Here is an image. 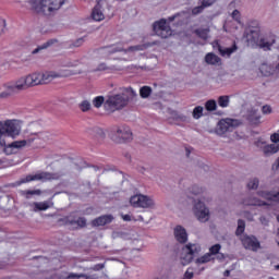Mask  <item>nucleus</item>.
Listing matches in <instances>:
<instances>
[{
    "label": "nucleus",
    "instance_id": "a18cd8bd",
    "mask_svg": "<svg viewBox=\"0 0 279 279\" xmlns=\"http://www.w3.org/2000/svg\"><path fill=\"white\" fill-rule=\"evenodd\" d=\"M205 8H206V7H204V3L202 2L201 5L195 7V8L192 10V13H193V14H202V12H204V9H205Z\"/></svg>",
    "mask_w": 279,
    "mask_h": 279
},
{
    "label": "nucleus",
    "instance_id": "ddd939ff",
    "mask_svg": "<svg viewBox=\"0 0 279 279\" xmlns=\"http://www.w3.org/2000/svg\"><path fill=\"white\" fill-rule=\"evenodd\" d=\"M154 32L160 38H169V36H171V34H173V32L171 31V26L167 25V21H165V20H161L154 24Z\"/></svg>",
    "mask_w": 279,
    "mask_h": 279
},
{
    "label": "nucleus",
    "instance_id": "f3484780",
    "mask_svg": "<svg viewBox=\"0 0 279 279\" xmlns=\"http://www.w3.org/2000/svg\"><path fill=\"white\" fill-rule=\"evenodd\" d=\"M27 88H34L35 86H43L40 72H33L24 75Z\"/></svg>",
    "mask_w": 279,
    "mask_h": 279
},
{
    "label": "nucleus",
    "instance_id": "c756f323",
    "mask_svg": "<svg viewBox=\"0 0 279 279\" xmlns=\"http://www.w3.org/2000/svg\"><path fill=\"white\" fill-rule=\"evenodd\" d=\"M189 193H191V195H204L206 187L194 184L189 187Z\"/></svg>",
    "mask_w": 279,
    "mask_h": 279
},
{
    "label": "nucleus",
    "instance_id": "72a5a7b5",
    "mask_svg": "<svg viewBox=\"0 0 279 279\" xmlns=\"http://www.w3.org/2000/svg\"><path fill=\"white\" fill-rule=\"evenodd\" d=\"M192 117L193 119H202V117H204V107L202 106H197L193 109V112H192Z\"/></svg>",
    "mask_w": 279,
    "mask_h": 279
},
{
    "label": "nucleus",
    "instance_id": "f03ea898",
    "mask_svg": "<svg viewBox=\"0 0 279 279\" xmlns=\"http://www.w3.org/2000/svg\"><path fill=\"white\" fill-rule=\"evenodd\" d=\"M21 134V126L14 120L0 122V147H5V138H16Z\"/></svg>",
    "mask_w": 279,
    "mask_h": 279
},
{
    "label": "nucleus",
    "instance_id": "9d476101",
    "mask_svg": "<svg viewBox=\"0 0 279 279\" xmlns=\"http://www.w3.org/2000/svg\"><path fill=\"white\" fill-rule=\"evenodd\" d=\"M128 97L123 94H117L113 96H109L106 100L105 105L113 110H121L128 106Z\"/></svg>",
    "mask_w": 279,
    "mask_h": 279
},
{
    "label": "nucleus",
    "instance_id": "423d86ee",
    "mask_svg": "<svg viewBox=\"0 0 279 279\" xmlns=\"http://www.w3.org/2000/svg\"><path fill=\"white\" fill-rule=\"evenodd\" d=\"M202 252V246L199 244H193L189 243L182 248L181 254V264L183 266L190 265V263H193V257Z\"/></svg>",
    "mask_w": 279,
    "mask_h": 279
},
{
    "label": "nucleus",
    "instance_id": "8fccbe9b",
    "mask_svg": "<svg viewBox=\"0 0 279 279\" xmlns=\"http://www.w3.org/2000/svg\"><path fill=\"white\" fill-rule=\"evenodd\" d=\"M259 222L262 223V226H269V218H266L265 216H260L259 217Z\"/></svg>",
    "mask_w": 279,
    "mask_h": 279
},
{
    "label": "nucleus",
    "instance_id": "2eb2a0df",
    "mask_svg": "<svg viewBox=\"0 0 279 279\" xmlns=\"http://www.w3.org/2000/svg\"><path fill=\"white\" fill-rule=\"evenodd\" d=\"M242 204L244 206H257L259 208H263V207L269 208V206H271L269 202L263 201L259 196H257V194L243 198Z\"/></svg>",
    "mask_w": 279,
    "mask_h": 279
},
{
    "label": "nucleus",
    "instance_id": "864d4df0",
    "mask_svg": "<svg viewBox=\"0 0 279 279\" xmlns=\"http://www.w3.org/2000/svg\"><path fill=\"white\" fill-rule=\"evenodd\" d=\"M234 269H236V264H233L230 269H227V270L223 272L225 278H229L230 271H234Z\"/></svg>",
    "mask_w": 279,
    "mask_h": 279
},
{
    "label": "nucleus",
    "instance_id": "37998d69",
    "mask_svg": "<svg viewBox=\"0 0 279 279\" xmlns=\"http://www.w3.org/2000/svg\"><path fill=\"white\" fill-rule=\"evenodd\" d=\"M220 251L221 244H215L209 248V254H211V256H217V254H219Z\"/></svg>",
    "mask_w": 279,
    "mask_h": 279
},
{
    "label": "nucleus",
    "instance_id": "69168bd1",
    "mask_svg": "<svg viewBox=\"0 0 279 279\" xmlns=\"http://www.w3.org/2000/svg\"><path fill=\"white\" fill-rule=\"evenodd\" d=\"M99 132H100V135H101L102 137H105V136H106V134L104 133V131H102V130H99Z\"/></svg>",
    "mask_w": 279,
    "mask_h": 279
},
{
    "label": "nucleus",
    "instance_id": "5fc2aeb1",
    "mask_svg": "<svg viewBox=\"0 0 279 279\" xmlns=\"http://www.w3.org/2000/svg\"><path fill=\"white\" fill-rule=\"evenodd\" d=\"M108 69H110V68H108V65L106 63H100V64H98L96 71H108Z\"/></svg>",
    "mask_w": 279,
    "mask_h": 279
},
{
    "label": "nucleus",
    "instance_id": "9b49d317",
    "mask_svg": "<svg viewBox=\"0 0 279 279\" xmlns=\"http://www.w3.org/2000/svg\"><path fill=\"white\" fill-rule=\"evenodd\" d=\"M154 45H156V41L155 43H151V44H143V45H137V46H131L129 47L128 49H123V48H117V47H113V48H104L102 51L104 53H117L119 51H124V53H134V51H145V49H149V47H154Z\"/></svg>",
    "mask_w": 279,
    "mask_h": 279
},
{
    "label": "nucleus",
    "instance_id": "603ef678",
    "mask_svg": "<svg viewBox=\"0 0 279 279\" xmlns=\"http://www.w3.org/2000/svg\"><path fill=\"white\" fill-rule=\"evenodd\" d=\"M232 19H234V21H241V12H239V10H234L232 12Z\"/></svg>",
    "mask_w": 279,
    "mask_h": 279
},
{
    "label": "nucleus",
    "instance_id": "bb28decb",
    "mask_svg": "<svg viewBox=\"0 0 279 279\" xmlns=\"http://www.w3.org/2000/svg\"><path fill=\"white\" fill-rule=\"evenodd\" d=\"M97 275H86V274H69L63 279H97Z\"/></svg>",
    "mask_w": 279,
    "mask_h": 279
},
{
    "label": "nucleus",
    "instance_id": "338daca9",
    "mask_svg": "<svg viewBox=\"0 0 279 279\" xmlns=\"http://www.w3.org/2000/svg\"><path fill=\"white\" fill-rule=\"evenodd\" d=\"M276 269H279V265L275 266Z\"/></svg>",
    "mask_w": 279,
    "mask_h": 279
},
{
    "label": "nucleus",
    "instance_id": "4c0bfd02",
    "mask_svg": "<svg viewBox=\"0 0 279 279\" xmlns=\"http://www.w3.org/2000/svg\"><path fill=\"white\" fill-rule=\"evenodd\" d=\"M259 184H260V181H258L257 178L251 179L247 182V189H248V191H256V189H258Z\"/></svg>",
    "mask_w": 279,
    "mask_h": 279
},
{
    "label": "nucleus",
    "instance_id": "bf43d9fd",
    "mask_svg": "<svg viewBox=\"0 0 279 279\" xmlns=\"http://www.w3.org/2000/svg\"><path fill=\"white\" fill-rule=\"evenodd\" d=\"M184 279H193V272L186 270L184 274Z\"/></svg>",
    "mask_w": 279,
    "mask_h": 279
},
{
    "label": "nucleus",
    "instance_id": "e2e57ef3",
    "mask_svg": "<svg viewBox=\"0 0 279 279\" xmlns=\"http://www.w3.org/2000/svg\"><path fill=\"white\" fill-rule=\"evenodd\" d=\"M137 221H145V219L143 218V216H138Z\"/></svg>",
    "mask_w": 279,
    "mask_h": 279
},
{
    "label": "nucleus",
    "instance_id": "f8f14e48",
    "mask_svg": "<svg viewBox=\"0 0 279 279\" xmlns=\"http://www.w3.org/2000/svg\"><path fill=\"white\" fill-rule=\"evenodd\" d=\"M113 133L116 134V138H113L116 143H130L134 138L129 126H118L113 129Z\"/></svg>",
    "mask_w": 279,
    "mask_h": 279
},
{
    "label": "nucleus",
    "instance_id": "774afa93",
    "mask_svg": "<svg viewBox=\"0 0 279 279\" xmlns=\"http://www.w3.org/2000/svg\"><path fill=\"white\" fill-rule=\"evenodd\" d=\"M277 221H278V223H279V215L277 216Z\"/></svg>",
    "mask_w": 279,
    "mask_h": 279
},
{
    "label": "nucleus",
    "instance_id": "1a4fd4ad",
    "mask_svg": "<svg viewBox=\"0 0 279 279\" xmlns=\"http://www.w3.org/2000/svg\"><path fill=\"white\" fill-rule=\"evenodd\" d=\"M239 125H241L239 120L230 118L222 119L217 124L216 134H218V136H223V134H227V132H232L234 128H239Z\"/></svg>",
    "mask_w": 279,
    "mask_h": 279
},
{
    "label": "nucleus",
    "instance_id": "4be33fe9",
    "mask_svg": "<svg viewBox=\"0 0 279 279\" xmlns=\"http://www.w3.org/2000/svg\"><path fill=\"white\" fill-rule=\"evenodd\" d=\"M114 221V217L112 215H104L92 221L93 228H99L101 226H108V223H112Z\"/></svg>",
    "mask_w": 279,
    "mask_h": 279
},
{
    "label": "nucleus",
    "instance_id": "f704fd0d",
    "mask_svg": "<svg viewBox=\"0 0 279 279\" xmlns=\"http://www.w3.org/2000/svg\"><path fill=\"white\" fill-rule=\"evenodd\" d=\"M213 260V255L210 253H206L202 257L196 259L197 265H204L206 263H210Z\"/></svg>",
    "mask_w": 279,
    "mask_h": 279
},
{
    "label": "nucleus",
    "instance_id": "393cba45",
    "mask_svg": "<svg viewBox=\"0 0 279 279\" xmlns=\"http://www.w3.org/2000/svg\"><path fill=\"white\" fill-rule=\"evenodd\" d=\"M51 206H53V202L51 199L46 202H39V203L35 202L32 204L34 213H39L40 210H49Z\"/></svg>",
    "mask_w": 279,
    "mask_h": 279
},
{
    "label": "nucleus",
    "instance_id": "7c9ffc66",
    "mask_svg": "<svg viewBox=\"0 0 279 279\" xmlns=\"http://www.w3.org/2000/svg\"><path fill=\"white\" fill-rule=\"evenodd\" d=\"M194 34L202 38V40H208V34H210V28H196Z\"/></svg>",
    "mask_w": 279,
    "mask_h": 279
},
{
    "label": "nucleus",
    "instance_id": "de8ad7c7",
    "mask_svg": "<svg viewBox=\"0 0 279 279\" xmlns=\"http://www.w3.org/2000/svg\"><path fill=\"white\" fill-rule=\"evenodd\" d=\"M106 267V264H96L95 266H93L90 269L93 271H101V269H104Z\"/></svg>",
    "mask_w": 279,
    "mask_h": 279
},
{
    "label": "nucleus",
    "instance_id": "4d7b16f0",
    "mask_svg": "<svg viewBox=\"0 0 279 279\" xmlns=\"http://www.w3.org/2000/svg\"><path fill=\"white\" fill-rule=\"evenodd\" d=\"M5 29V20H0V35L3 34Z\"/></svg>",
    "mask_w": 279,
    "mask_h": 279
},
{
    "label": "nucleus",
    "instance_id": "2f4dec72",
    "mask_svg": "<svg viewBox=\"0 0 279 279\" xmlns=\"http://www.w3.org/2000/svg\"><path fill=\"white\" fill-rule=\"evenodd\" d=\"M43 192L40 190H27V191H20V195L22 197H26V199H29L32 195H40Z\"/></svg>",
    "mask_w": 279,
    "mask_h": 279
},
{
    "label": "nucleus",
    "instance_id": "7ed1b4c3",
    "mask_svg": "<svg viewBox=\"0 0 279 279\" xmlns=\"http://www.w3.org/2000/svg\"><path fill=\"white\" fill-rule=\"evenodd\" d=\"M66 175L64 172H39L34 175L28 174L26 178L21 179L14 183V186H21V184H26L27 182H34L40 180L41 182H47V180H60Z\"/></svg>",
    "mask_w": 279,
    "mask_h": 279
},
{
    "label": "nucleus",
    "instance_id": "6e6d98bb",
    "mask_svg": "<svg viewBox=\"0 0 279 279\" xmlns=\"http://www.w3.org/2000/svg\"><path fill=\"white\" fill-rule=\"evenodd\" d=\"M270 141H272V143H279V134L275 133L270 136Z\"/></svg>",
    "mask_w": 279,
    "mask_h": 279
},
{
    "label": "nucleus",
    "instance_id": "052dcab7",
    "mask_svg": "<svg viewBox=\"0 0 279 279\" xmlns=\"http://www.w3.org/2000/svg\"><path fill=\"white\" fill-rule=\"evenodd\" d=\"M258 29H250V34H252L253 36H255V37H258Z\"/></svg>",
    "mask_w": 279,
    "mask_h": 279
},
{
    "label": "nucleus",
    "instance_id": "a19ab883",
    "mask_svg": "<svg viewBox=\"0 0 279 279\" xmlns=\"http://www.w3.org/2000/svg\"><path fill=\"white\" fill-rule=\"evenodd\" d=\"M104 101H105L104 96H97V97L94 98V100H93V106H94L95 108H101V106H104Z\"/></svg>",
    "mask_w": 279,
    "mask_h": 279
},
{
    "label": "nucleus",
    "instance_id": "b1692460",
    "mask_svg": "<svg viewBox=\"0 0 279 279\" xmlns=\"http://www.w3.org/2000/svg\"><path fill=\"white\" fill-rule=\"evenodd\" d=\"M216 47H217V49H218L220 56H223V57L227 56V58H230V56H232V53H234V51H236V50L239 49V48L236 47V44H234V45H233L232 47H230V48H223V47H221V45H219V43L215 41V43H214V48H216Z\"/></svg>",
    "mask_w": 279,
    "mask_h": 279
},
{
    "label": "nucleus",
    "instance_id": "473e14b6",
    "mask_svg": "<svg viewBox=\"0 0 279 279\" xmlns=\"http://www.w3.org/2000/svg\"><path fill=\"white\" fill-rule=\"evenodd\" d=\"M218 106H220V108H228V106H230V96H219Z\"/></svg>",
    "mask_w": 279,
    "mask_h": 279
},
{
    "label": "nucleus",
    "instance_id": "e433bc0d",
    "mask_svg": "<svg viewBox=\"0 0 279 279\" xmlns=\"http://www.w3.org/2000/svg\"><path fill=\"white\" fill-rule=\"evenodd\" d=\"M151 95V87L149 86H143L140 89V96L142 99H147Z\"/></svg>",
    "mask_w": 279,
    "mask_h": 279
},
{
    "label": "nucleus",
    "instance_id": "6ab92c4d",
    "mask_svg": "<svg viewBox=\"0 0 279 279\" xmlns=\"http://www.w3.org/2000/svg\"><path fill=\"white\" fill-rule=\"evenodd\" d=\"M41 76V86L45 84H50L53 80H58V77H63L62 73L56 71H46L40 72Z\"/></svg>",
    "mask_w": 279,
    "mask_h": 279
},
{
    "label": "nucleus",
    "instance_id": "680f3d73",
    "mask_svg": "<svg viewBox=\"0 0 279 279\" xmlns=\"http://www.w3.org/2000/svg\"><path fill=\"white\" fill-rule=\"evenodd\" d=\"M217 258H218V260H223V258H226V256H223V254H221V253H218Z\"/></svg>",
    "mask_w": 279,
    "mask_h": 279
},
{
    "label": "nucleus",
    "instance_id": "0e129e2a",
    "mask_svg": "<svg viewBox=\"0 0 279 279\" xmlns=\"http://www.w3.org/2000/svg\"><path fill=\"white\" fill-rule=\"evenodd\" d=\"M80 43H82V39H78L75 44V47H80Z\"/></svg>",
    "mask_w": 279,
    "mask_h": 279
},
{
    "label": "nucleus",
    "instance_id": "aec40b11",
    "mask_svg": "<svg viewBox=\"0 0 279 279\" xmlns=\"http://www.w3.org/2000/svg\"><path fill=\"white\" fill-rule=\"evenodd\" d=\"M92 19L94 21H104V19H106V16L104 15V2H101V0H98L96 5L93 9L92 12Z\"/></svg>",
    "mask_w": 279,
    "mask_h": 279
},
{
    "label": "nucleus",
    "instance_id": "f257e3e1",
    "mask_svg": "<svg viewBox=\"0 0 279 279\" xmlns=\"http://www.w3.org/2000/svg\"><path fill=\"white\" fill-rule=\"evenodd\" d=\"M32 12L45 14V12H56L62 8L66 0H29Z\"/></svg>",
    "mask_w": 279,
    "mask_h": 279
},
{
    "label": "nucleus",
    "instance_id": "c9c22d12",
    "mask_svg": "<svg viewBox=\"0 0 279 279\" xmlns=\"http://www.w3.org/2000/svg\"><path fill=\"white\" fill-rule=\"evenodd\" d=\"M205 109L207 112H215V110H217V101L214 99L207 100L205 102Z\"/></svg>",
    "mask_w": 279,
    "mask_h": 279
},
{
    "label": "nucleus",
    "instance_id": "412c9836",
    "mask_svg": "<svg viewBox=\"0 0 279 279\" xmlns=\"http://www.w3.org/2000/svg\"><path fill=\"white\" fill-rule=\"evenodd\" d=\"M174 239L178 241V243H186L189 241V233L186 232V229L182 226L174 227Z\"/></svg>",
    "mask_w": 279,
    "mask_h": 279
},
{
    "label": "nucleus",
    "instance_id": "cd10ccee",
    "mask_svg": "<svg viewBox=\"0 0 279 279\" xmlns=\"http://www.w3.org/2000/svg\"><path fill=\"white\" fill-rule=\"evenodd\" d=\"M56 43H58V39H49L48 41H46L41 46H39L36 49H34L32 51L33 56H36V53H40V51H43L45 49H49V47H51V45H56Z\"/></svg>",
    "mask_w": 279,
    "mask_h": 279
},
{
    "label": "nucleus",
    "instance_id": "20e7f679",
    "mask_svg": "<svg viewBox=\"0 0 279 279\" xmlns=\"http://www.w3.org/2000/svg\"><path fill=\"white\" fill-rule=\"evenodd\" d=\"M31 136L33 137H28L22 141H15L9 145H5L3 149L4 154L7 156H12V154H16L17 149H23V147L32 145V143H34V141L40 136V133H31Z\"/></svg>",
    "mask_w": 279,
    "mask_h": 279
},
{
    "label": "nucleus",
    "instance_id": "79ce46f5",
    "mask_svg": "<svg viewBox=\"0 0 279 279\" xmlns=\"http://www.w3.org/2000/svg\"><path fill=\"white\" fill-rule=\"evenodd\" d=\"M78 108L82 110V112H88L90 110V101L88 100H83L80 105Z\"/></svg>",
    "mask_w": 279,
    "mask_h": 279
},
{
    "label": "nucleus",
    "instance_id": "09e8293b",
    "mask_svg": "<svg viewBox=\"0 0 279 279\" xmlns=\"http://www.w3.org/2000/svg\"><path fill=\"white\" fill-rule=\"evenodd\" d=\"M263 114H271V106L265 105L262 108Z\"/></svg>",
    "mask_w": 279,
    "mask_h": 279
},
{
    "label": "nucleus",
    "instance_id": "a211bd4d",
    "mask_svg": "<svg viewBox=\"0 0 279 279\" xmlns=\"http://www.w3.org/2000/svg\"><path fill=\"white\" fill-rule=\"evenodd\" d=\"M7 88L9 93H19L21 90H27L28 87L25 81V76L20 77L13 83H10L9 85H7Z\"/></svg>",
    "mask_w": 279,
    "mask_h": 279
},
{
    "label": "nucleus",
    "instance_id": "5701e85b",
    "mask_svg": "<svg viewBox=\"0 0 279 279\" xmlns=\"http://www.w3.org/2000/svg\"><path fill=\"white\" fill-rule=\"evenodd\" d=\"M245 117L253 125H258V123H260V113H258V109H248Z\"/></svg>",
    "mask_w": 279,
    "mask_h": 279
},
{
    "label": "nucleus",
    "instance_id": "49530a36",
    "mask_svg": "<svg viewBox=\"0 0 279 279\" xmlns=\"http://www.w3.org/2000/svg\"><path fill=\"white\" fill-rule=\"evenodd\" d=\"M202 3L204 8H210V5L217 3V0H203Z\"/></svg>",
    "mask_w": 279,
    "mask_h": 279
},
{
    "label": "nucleus",
    "instance_id": "39448f33",
    "mask_svg": "<svg viewBox=\"0 0 279 279\" xmlns=\"http://www.w3.org/2000/svg\"><path fill=\"white\" fill-rule=\"evenodd\" d=\"M58 223H60V226H70L71 228H74V230H80L86 228L87 220L84 217H80L75 215V213H72L69 216L60 218Z\"/></svg>",
    "mask_w": 279,
    "mask_h": 279
},
{
    "label": "nucleus",
    "instance_id": "a878e982",
    "mask_svg": "<svg viewBox=\"0 0 279 279\" xmlns=\"http://www.w3.org/2000/svg\"><path fill=\"white\" fill-rule=\"evenodd\" d=\"M262 151H263L264 156H272V154H278L279 146L277 144L265 145L262 148Z\"/></svg>",
    "mask_w": 279,
    "mask_h": 279
},
{
    "label": "nucleus",
    "instance_id": "ea45409f",
    "mask_svg": "<svg viewBox=\"0 0 279 279\" xmlns=\"http://www.w3.org/2000/svg\"><path fill=\"white\" fill-rule=\"evenodd\" d=\"M276 43V39H272L271 41H267L265 39H262L259 43V46L262 49H271V46Z\"/></svg>",
    "mask_w": 279,
    "mask_h": 279
},
{
    "label": "nucleus",
    "instance_id": "13d9d810",
    "mask_svg": "<svg viewBox=\"0 0 279 279\" xmlns=\"http://www.w3.org/2000/svg\"><path fill=\"white\" fill-rule=\"evenodd\" d=\"M121 217H122V219H123V221H132V216L131 215H123V214H121Z\"/></svg>",
    "mask_w": 279,
    "mask_h": 279
},
{
    "label": "nucleus",
    "instance_id": "58836bf2",
    "mask_svg": "<svg viewBox=\"0 0 279 279\" xmlns=\"http://www.w3.org/2000/svg\"><path fill=\"white\" fill-rule=\"evenodd\" d=\"M245 232V221L244 220H238V228L235 231L236 236H241Z\"/></svg>",
    "mask_w": 279,
    "mask_h": 279
},
{
    "label": "nucleus",
    "instance_id": "c03bdc74",
    "mask_svg": "<svg viewBox=\"0 0 279 279\" xmlns=\"http://www.w3.org/2000/svg\"><path fill=\"white\" fill-rule=\"evenodd\" d=\"M175 121H181L182 123H187L189 117L184 116L183 113L174 114Z\"/></svg>",
    "mask_w": 279,
    "mask_h": 279
},
{
    "label": "nucleus",
    "instance_id": "c85d7f7f",
    "mask_svg": "<svg viewBox=\"0 0 279 279\" xmlns=\"http://www.w3.org/2000/svg\"><path fill=\"white\" fill-rule=\"evenodd\" d=\"M205 62L207 64H219L221 62V58H219L217 54L209 52L205 57Z\"/></svg>",
    "mask_w": 279,
    "mask_h": 279
},
{
    "label": "nucleus",
    "instance_id": "6e6552de",
    "mask_svg": "<svg viewBox=\"0 0 279 279\" xmlns=\"http://www.w3.org/2000/svg\"><path fill=\"white\" fill-rule=\"evenodd\" d=\"M130 203L134 208H156V201L143 194H136L132 196Z\"/></svg>",
    "mask_w": 279,
    "mask_h": 279
},
{
    "label": "nucleus",
    "instance_id": "3c124183",
    "mask_svg": "<svg viewBox=\"0 0 279 279\" xmlns=\"http://www.w3.org/2000/svg\"><path fill=\"white\" fill-rule=\"evenodd\" d=\"M126 93H128L130 99H134V97H136V93L132 87L126 88Z\"/></svg>",
    "mask_w": 279,
    "mask_h": 279
},
{
    "label": "nucleus",
    "instance_id": "0eeeda50",
    "mask_svg": "<svg viewBox=\"0 0 279 279\" xmlns=\"http://www.w3.org/2000/svg\"><path fill=\"white\" fill-rule=\"evenodd\" d=\"M193 214L201 223H208L210 221V209L202 201L194 204Z\"/></svg>",
    "mask_w": 279,
    "mask_h": 279
},
{
    "label": "nucleus",
    "instance_id": "4468645a",
    "mask_svg": "<svg viewBox=\"0 0 279 279\" xmlns=\"http://www.w3.org/2000/svg\"><path fill=\"white\" fill-rule=\"evenodd\" d=\"M242 245L245 250H251V252H258L260 250V242L254 235H242Z\"/></svg>",
    "mask_w": 279,
    "mask_h": 279
},
{
    "label": "nucleus",
    "instance_id": "dca6fc26",
    "mask_svg": "<svg viewBox=\"0 0 279 279\" xmlns=\"http://www.w3.org/2000/svg\"><path fill=\"white\" fill-rule=\"evenodd\" d=\"M256 196L260 197L264 202H278L279 203V192L275 190L259 189L256 192Z\"/></svg>",
    "mask_w": 279,
    "mask_h": 279
}]
</instances>
